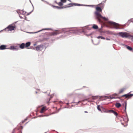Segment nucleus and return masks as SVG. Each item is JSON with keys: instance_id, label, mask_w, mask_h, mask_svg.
I'll return each instance as SVG.
<instances>
[{"instance_id": "obj_21", "label": "nucleus", "mask_w": 133, "mask_h": 133, "mask_svg": "<svg viewBox=\"0 0 133 133\" xmlns=\"http://www.w3.org/2000/svg\"><path fill=\"white\" fill-rule=\"evenodd\" d=\"M16 47V46H12L11 47V48L12 49H16V48H15Z\"/></svg>"}, {"instance_id": "obj_23", "label": "nucleus", "mask_w": 133, "mask_h": 133, "mask_svg": "<svg viewBox=\"0 0 133 133\" xmlns=\"http://www.w3.org/2000/svg\"><path fill=\"white\" fill-rule=\"evenodd\" d=\"M97 98V97L95 96L93 98V99H96Z\"/></svg>"}, {"instance_id": "obj_14", "label": "nucleus", "mask_w": 133, "mask_h": 133, "mask_svg": "<svg viewBox=\"0 0 133 133\" xmlns=\"http://www.w3.org/2000/svg\"><path fill=\"white\" fill-rule=\"evenodd\" d=\"M125 88H123L121 89L119 91V94H120L123 92L125 90Z\"/></svg>"}, {"instance_id": "obj_6", "label": "nucleus", "mask_w": 133, "mask_h": 133, "mask_svg": "<svg viewBox=\"0 0 133 133\" xmlns=\"http://www.w3.org/2000/svg\"><path fill=\"white\" fill-rule=\"evenodd\" d=\"M133 96V94H130L129 93L122 96V97H125L126 98H130Z\"/></svg>"}, {"instance_id": "obj_7", "label": "nucleus", "mask_w": 133, "mask_h": 133, "mask_svg": "<svg viewBox=\"0 0 133 133\" xmlns=\"http://www.w3.org/2000/svg\"><path fill=\"white\" fill-rule=\"evenodd\" d=\"M61 2L58 3V5L60 6H62L63 4L66 2V0H61Z\"/></svg>"}, {"instance_id": "obj_2", "label": "nucleus", "mask_w": 133, "mask_h": 133, "mask_svg": "<svg viewBox=\"0 0 133 133\" xmlns=\"http://www.w3.org/2000/svg\"><path fill=\"white\" fill-rule=\"evenodd\" d=\"M108 25H107V26H112L114 27V28L117 29H119V25L118 24H117L115 22H108Z\"/></svg>"}, {"instance_id": "obj_28", "label": "nucleus", "mask_w": 133, "mask_h": 133, "mask_svg": "<svg viewBox=\"0 0 133 133\" xmlns=\"http://www.w3.org/2000/svg\"><path fill=\"white\" fill-rule=\"evenodd\" d=\"M12 133H14V132H12Z\"/></svg>"}, {"instance_id": "obj_19", "label": "nucleus", "mask_w": 133, "mask_h": 133, "mask_svg": "<svg viewBox=\"0 0 133 133\" xmlns=\"http://www.w3.org/2000/svg\"><path fill=\"white\" fill-rule=\"evenodd\" d=\"M97 38L98 39L101 38L102 39H105V38L101 36H98L97 37Z\"/></svg>"}, {"instance_id": "obj_12", "label": "nucleus", "mask_w": 133, "mask_h": 133, "mask_svg": "<svg viewBox=\"0 0 133 133\" xmlns=\"http://www.w3.org/2000/svg\"><path fill=\"white\" fill-rule=\"evenodd\" d=\"M6 46L5 45H2L0 46V50H3L6 49Z\"/></svg>"}, {"instance_id": "obj_4", "label": "nucleus", "mask_w": 133, "mask_h": 133, "mask_svg": "<svg viewBox=\"0 0 133 133\" xmlns=\"http://www.w3.org/2000/svg\"><path fill=\"white\" fill-rule=\"evenodd\" d=\"M118 34L123 38H127L129 36V34L126 32H120Z\"/></svg>"}, {"instance_id": "obj_11", "label": "nucleus", "mask_w": 133, "mask_h": 133, "mask_svg": "<svg viewBox=\"0 0 133 133\" xmlns=\"http://www.w3.org/2000/svg\"><path fill=\"white\" fill-rule=\"evenodd\" d=\"M107 112H111L113 113L115 115L117 116L118 114L117 112L114 111L113 110H109L107 111Z\"/></svg>"}, {"instance_id": "obj_16", "label": "nucleus", "mask_w": 133, "mask_h": 133, "mask_svg": "<svg viewBox=\"0 0 133 133\" xmlns=\"http://www.w3.org/2000/svg\"><path fill=\"white\" fill-rule=\"evenodd\" d=\"M116 107L117 108H119L121 106V104L119 103H116L115 104Z\"/></svg>"}, {"instance_id": "obj_15", "label": "nucleus", "mask_w": 133, "mask_h": 133, "mask_svg": "<svg viewBox=\"0 0 133 133\" xmlns=\"http://www.w3.org/2000/svg\"><path fill=\"white\" fill-rule=\"evenodd\" d=\"M30 42H28L25 44V47L27 48L30 45Z\"/></svg>"}, {"instance_id": "obj_5", "label": "nucleus", "mask_w": 133, "mask_h": 133, "mask_svg": "<svg viewBox=\"0 0 133 133\" xmlns=\"http://www.w3.org/2000/svg\"><path fill=\"white\" fill-rule=\"evenodd\" d=\"M44 48V46L43 45H38L36 47V50L37 51H41Z\"/></svg>"}, {"instance_id": "obj_10", "label": "nucleus", "mask_w": 133, "mask_h": 133, "mask_svg": "<svg viewBox=\"0 0 133 133\" xmlns=\"http://www.w3.org/2000/svg\"><path fill=\"white\" fill-rule=\"evenodd\" d=\"M47 109H46V107H42L40 111V112L42 113L44 112Z\"/></svg>"}, {"instance_id": "obj_18", "label": "nucleus", "mask_w": 133, "mask_h": 133, "mask_svg": "<svg viewBox=\"0 0 133 133\" xmlns=\"http://www.w3.org/2000/svg\"><path fill=\"white\" fill-rule=\"evenodd\" d=\"M127 48L130 51H131L132 50V48L130 46H126Z\"/></svg>"}, {"instance_id": "obj_17", "label": "nucleus", "mask_w": 133, "mask_h": 133, "mask_svg": "<svg viewBox=\"0 0 133 133\" xmlns=\"http://www.w3.org/2000/svg\"><path fill=\"white\" fill-rule=\"evenodd\" d=\"M92 28L95 29H97L98 28V26L96 25H94L92 26Z\"/></svg>"}, {"instance_id": "obj_8", "label": "nucleus", "mask_w": 133, "mask_h": 133, "mask_svg": "<svg viewBox=\"0 0 133 133\" xmlns=\"http://www.w3.org/2000/svg\"><path fill=\"white\" fill-rule=\"evenodd\" d=\"M59 33L58 31H56L54 32H53L50 33V35L51 36H55Z\"/></svg>"}, {"instance_id": "obj_27", "label": "nucleus", "mask_w": 133, "mask_h": 133, "mask_svg": "<svg viewBox=\"0 0 133 133\" xmlns=\"http://www.w3.org/2000/svg\"><path fill=\"white\" fill-rule=\"evenodd\" d=\"M107 39L108 40H109V39H108V38H107Z\"/></svg>"}, {"instance_id": "obj_9", "label": "nucleus", "mask_w": 133, "mask_h": 133, "mask_svg": "<svg viewBox=\"0 0 133 133\" xmlns=\"http://www.w3.org/2000/svg\"><path fill=\"white\" fill-rule=\"evenodd\" d=\"M15 28V26L12 25H9L7 27V28L9 29V30L10 31L14 30Z\"/></svg>"}, {"instance_id": "obj_13", "label": "nucleus", "mask_w": 133, "mask_h": 133, "mask_svg": "<svg viewBox=\"0 0 133 133\" xmlns=\"http://www.w3.org/2000/svg\"><path fill=\"white\" fill-rule=\"evenodd\" d=\"M19 47L21 49H23L25 47V44L22 43L20 45H19Z\"/></svg>"}, {"instance_id": "obj_25", "label": "nucleus", "mask_w": 133, "mask_h": 133, "mask_svg": "<svg viewBox=\"0 0 133 133\" xmlns=\"http://www.w3.org/2000/svg\"><path fill=\"white\" fill-rule=\"evenodd\" d=\"M84 112L85 113H88V112L87 111H84Z\"/></svg>"}, {"instance_id": "obj_24", "label": "nucleus", "mask_w": 133, "mask_h": 133, "mask_svg": "<svg viewBox=\"0 0 133 133\" xmlns=\"http://www.w3.org/2000/svg\"><path fill=\"white\" fill-rule=\"evenodd\" d=\"M55 2L57 4H58V3L57 2H56V1H55Z\"/></svg>"}, {"instance_id": "obj_26", "label": "nucleus", "mask_w": 133, "mask_h": 133, "mask_svg": "<svg viewBox=\"0 0 133 133\" xmlns=\"http://www.w3.org/2000/svg\"><path fill=\"white\" fill-rule=\"evenodd\" d=\"M110 98H112H112H114V97H110Z\"/></svg>"}, {"instance_id": "obj_3", "label": "nucleus", "mask_w": 133, "mask_h": 133, "mask_svg": "<svg viewBox=\"0 0 133 133\" xmlns=\"http://www.w3.org/2000/svg\"><path fill=\"white\" fill-rule=\"evenodd\" d=\"M76 5V4L75 3H69L68 4H67L66 5L63 6L61 7H59L58 6H55L53 5L52 6L54 7H55L56 8H57L58 9H60V8H67L69 7L72 6H74Z\"/></svg>"}, {"instance_id": "obj_22", "label": "nucleus", "mask_w": 133, "mask_h": 133, "mask_svg": "<svg viewBox=\"0 0 133 133\" xmlns=\"http://www.w3.org/2000/svg\"><path fill=\"white\" fill-rule=\"evenodd\" d=\"M97 108L98 110L99 111H101V109L99 108V105H98L97 107Z\"/></svg>"}, {"instance_id": "obj_1", "label": "nucleus", "mask_w": 133, "mask_h": 133, "mask_svg": "<svg viewBox=\"0 0 133 133\" xmlns=\"http://www.w3.org/2000/svg\"><path fill=\"white\" fill-rule=\"evenodd\" d=\"M100 5L101 7H97L96 8V11L95 12V14L96 15L97 18L99 23H102V22L101 19V18H102L105 20H107V19L105 17H103L102 16L100 12L102 11V9L103 8L104 5L103 4H99V5Z\"/></svg>"}, {"instance_id": "obj_20", "label": "nucleus", "mask_w": 133, "mask_h": 133, "mask_svg": "<svg viewBox=\"0 0 133 133\" xmlns=\"http://www.w3.org/2000/svg\"><path fill=\"white\" fill-rule=\"evenodd\" d=\"M125 106L124 111H125V112H126V109L127 104V103L126 102L125 103Z\"/></svg>"}]
</instances>
